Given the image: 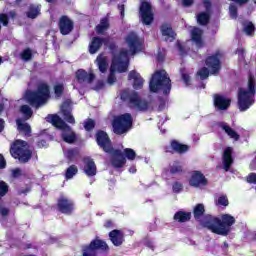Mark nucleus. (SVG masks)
<instances>
[{
    "label": "nucleus",
    "instance_id": "obj_1",
    "mask_svg": "<svg viewBox=\"0 0 256 256\" xmlns=\"http://www.w3.org/2000/svg\"><path fill=\"white\" fill-rule=\"evenodd\" d=\"M235 223V217L231 214H222L220 218L207 214L200 221V225L204 227V229H208L211 233L221 235L222 237H227V235L231 233L232 227Z\"/></svg>",
    "mask_w": 256,
    "mask_h": 256
},
{
    "label": "nucleus",
    "instance_id": "obj_2",
    "mask_svg": "<svg viewBox=\"0 0 256 256\" xmlns=\"http://www.w3.org/2000/svg\"><path fill=\"white\" fill-rule=\"evenodd\" d=\"M25 98L31 107L39 109V107L45 105L51 98V88L49 84L42 82L38 85L36 90L26 92Z\"/></svg>",
    "mask_w": 256,
    "mask_h": 256
},
{
    "label": "nucleus",
    "instance_id": "obj_3",
    "mask_svg": "<svg viewBox=\"0 0 256 256\" xmlns=\"http://www.w3.org/2000/svg\"><path fill=\"white\" fill-rule=\"evenodd\" d=\"M256 94V81L255 75L250 73L248 75V89L239 88L238 89V107L240 111H247L253 103H255Z\"/></svg>",
    "mask_w": 256,
    "mask_h": 256
},
{
    "label": "nucleus",
    "instance_id": "obj_4",
    "mask_svg": "<svg viewBox=\"0 0 256 256\" xmlns=\"http://www.w3.org/2000/svg\"><path fill=\"white\" fill-rule=\"evenodd\" d=\"M47 119L48 122L53 125V127H56V129H60V131H62L61 139L64 141V143L73 145V143L77 141V134H75L73 129H71V126L66 124L65 120H63L59 115L51 114L48 115Z\"/></svg>",
    "mask_w": 256,
    "mask_h": 256
},
{
    "label": "nucleus",
    "instance_id": "obj_5",
    "mask_svg": "<svg viewBox=\"0 0 256 256\" xmlns=\"http://www.w3.org/2000/svg\"><path fill=\"white\" fill-rule=\"evenodd\" d=\"M151 93L163 92V95L171 93V78L167 76L165 70L156 71L149 82Z\"/></svg>",
    "mask_w": 256,
    "mask_h": 256
},
{
    "label": "nucleus",
    "instance_id": "obj_6",
    "mask_svg": "<svg viewBox=\"0 0 256 256\" xmlns=\"http://www.w3.org/2000/svg\"><path fill=\"white\" fill-rule=\"evenodd\" d=\"M10 153L22 164L29 163L33 158V151L29 149V143L24 140H15L10 147Z\"/></svg>",
    "mask_w": 256,
    "mask_h": 256
},
{
    "label": "nucleus",
    "instance_id": "obj_7",
    "mask_svg": "<svg viewBox=\"0 0 256 256\" xmlns=\"http://www.w3.org/2000/svg\"><path fill=\"white\" fill-rule=\"evenodd\" d=\"M120 99L122 101H128L131 109H136V111H141L145 113L149 111V102L147 100L141 99L138 92L129 93V90H122L120 92Z\"/></svg>",
    "mask_w": 256,
    "mask_h": 256
},
{
    "label": "nucleus",
    "instance_id": "obj_8",
    "mask_svg": "<svg viewBox=\"0 0 256 256\" xmlns=\"http://www.w3.org/2000/svg\"><path fill=\"white\" fill-rule=\"evenodd\" d=\"M108 47L109 51L111 53H117V49H119V46L117 45V42L111 37H99L95 36L92 38L91 43L88 46V50L90 55H95L101 49V47Z\"/></svg>",
    "mask_w": 256,
    "mask_h": 256
},
{
    "label": "nucleus",
    "instance_id": "obj_9",
    "mask_svg": "<svg viewBox=\"0 0 256 256\" xmlns=\"http://www.w3.org/2000/svg\"><path fill=\"white\" fill-rule=\"evenodd\" d=\"M133 127V116L131 113H124L114 117L112 121V129L115 135H123Z\"/></svg>",
    "mask_w": 256,
    "mask_h": 256
},
{
    "label": "nucleus",
    "instance_id": "obj_10",
    "mask_svg": "<svg viewBox=\"0 0 256 256\" xmlns=\"http://www.w3.org/2000/svg\"><path fill=\"white\" fill-rule=\"evenodd\" d=\"M109 253V245L102 239L96 238L81 248V256H99L97 253Z\"/></svg>",
    "mask_w": 256,
    "mask_h": 256
},
{
    "label": "nucleus",
    "instance_id": "obj_11",
    "mask_svg": "<svg viewBox=\"0 0 256 256\" xmlns=\"http://www.w3.org/2000/svg\"><path fill=\"white\" fill-rule=\"evenodd\" d=\"M125 43L130 51V55H137V53L143 51V41H141V38L135 32H130L125 37Z\"/></svg>",
    "mask_w": 256,
    "mask_h": 256
},
{
    "label": "nucleus",
    "instance_id": "obj_12",
    "mask_svg": "<svg viewBox=\"0 0 256 256\" xmlns=\"http://www.w3.org/2000/svg\"><path fill=\"white\" fill-rule=\"evenodd\" d=\"M139 15L143 25H151L155 21L153 6L148 1H142L139 7Z\"/></svg>",
    "mask_w": 256,
    "mask_h": 256
},
{
    "label": "nucleus",
    "instance_id": "obj_13",
    "mask_svg": "<svg viewBox=\"0 0 256 256\" xmlns=\"http://www.w3.org/2000/svg\"><path fill=\"white\" fill-rule=\"evenodd\" d=\"M56 208L62 215H73L75 211V201L62 195L57 199Z\"/></svg>",
    "mask_w": 256,
    "mask_h": 256
},
{
    "label": "nucleus",
    "instance_id": "obj_14",
    "mask_svg": "<svg viewBox=\"0 0 256 256\" xmlns=\"http://www.w3.org/2000/svg\"><path fill=\"white\" fill-rule=\"evenodd\" d=\"M221 57H223V54L220 51H216L214 54L206 57L205 65L210 69L212 75H217L221 71Z\"/></svg>",
    "mask_w": 256,
    "mask_h": 256
},
{
    "label": "nucleus",
    "instance_id": "obj_15",
    "mask_svg": "<svg viewBox=\"0 0 256 256\" xmlns=\"http://www.w3.org/2000/svg\"><path fill=\"white\" fill-rule=\"evenodd\" d=\"M110 155V163L115 169H121L125 167L127 159L125 154L120 149L111 148L110 151L106 152Z\"/></svg>",
    "mask_w": 256,
    "mask_h": 256
},
{
    "label": "nucleus",
    "instance_id": "obj_16",
    "mask_svg": "<svg viewBox=\"0 0 256 256\" xmlns=\"http://www.w3.org/2000/svg\"><path fill=\"white\" fill-rule=\"evenodd\" d=\"M95 139L98 147L107 153L113 149V142H111V138H109V134L103 130H98L95 134Z\"/></svg>",
    "mask_w": 256,
    "mask_h": 256
},
{
    "label": "nucleus",
    "instance_id": "obj_17",
    "mask_svg": "<svg viewBox=\"0 0 256 256\" xmlns=\"http://www.w3.org/2000/svg\"><path fill=\"white\" fill-rule=\"evenodd\" d=\"M190 147L187 144H183L178 140H171L169 145L164 146L165 153H170V155H185L189 151Z\"/></svg>",
    "mask_w": 256,
    "mask_h": 256
},
{
    "label": "nucleus",
    "instance_id": "obj_18",
    "mask_svg": "<svg viewBox=\"0 0 256 256\" xmlns=\"http://www.w3.org/2000/svg\"><path fill=\"white\" fill-rule=\"evenodd\" d=\"M189 185L196 189L199 187H207L209 185V180H207L204 173L199 170H195L190 176Z\"/></svg>",
    "mask_w": 256,
    "mask_h": 256
},
{
    "label": "nucleus",
    "instance_id": "obj_19",
    "mask_svg": "<svg viewBox=\"0 0 256 256\" xmlns=\"http://www.w3.org/2000/svg\"><path fill=\"white\" fill-rule=\"evenodd\" d=\"M58 27L61 35H70L75 29V22L67 15H62L58 21Z\"/></svg>",
    "mask_w": 256,
    "mask_h": 256
},
{
    "label": "nucleus",
    "instance_id": "obj_20",
    "mask_svg": "<svg viewBox=\"0 0 256 256\" xmlns=\"http://www.w3.org/2000/svg\"><path fill=\"white\" fill-rule=\"evenodd\" d=\"M75 79L80 85L83 83L91 85L95 81V74L93 72L88 73L85 69H78L75 73Z\"/></svg>",
    "mask_w": 256,
    "mask_h": 256
},
{
    "label": "nucleus",
    "instance_id": "obj_21",
    "mask_svg": "<svg viewBox=\"0 0 256 256\" xmlns=\"http://www.w3.org/2000/svg\"><path fill=\"white\" fill-rule=\"evenodd\" d=\"M214 107L218 111H227L231 107V100L220 94H214Z\"/></svg>",
    "mask_w": 256,
    "mask_h": 256
},
{
    "label": "nucleus",
    "instance_id": "obj_22",
    "mask_svg": "<svg viewBox=\"0 0 256 256\" xmlns=\"http://www.w3.org/2000/svg\"><path fill=\"white\" fill-rule=\"evenodd\" d=\"M160 31H161L162 37H166L165 41H169L170 43H173V41L177 39V33L173 31V27L171 26L170 23H167V22L163 23L160 26Z\"/></svg>",
    "mask_w": 256,
    "mask_h": 256
},
{
    "label": "nucleus",
    "instance_id": "obj_23",
    "mask_svg": "<svg viewBox=\"0 0 256 256\" xmlns=\"http://www.w3.org/2000/svg\"><path fill=\"white\" fill-rule=\"evenodd\" d=\"M109 239L114 247H121L125 243V234L121 230L114 229L109 232Z\"/></svg>",
    "mask_w": 256,
    "mask_h": 256
},
{
    "label": "nucleus",
    "instance_id": "obj_24",
    "mask_svg": "<svg viewBox=\"0 0 256 256\" xmlns=\"http://www.w3.org/2000/svg\"><path fill=\"white\" fill-rule=\"evenodd\" d=\"M222 161H223L224 171H229L231 169V165H233V148L232 147L225 148L222 155Z\"/></svg>",
    "mask_w": 256,
    "mask_h": 256
},
{
    "label": "nucleus",
    "instance_id": "obj_25",
    "mask_svg": "<svg viewBox=\"0 0 256 256\" xmlns=\"http://www.w3.org/2000/svg\"><path fill=\"white\" fill-rule=\"evenodd\" d=\"M83 171L87 177H95V175H97V165H95V161L91 158H85Z\"/></svg>",
    "mask_w": 256,
    "mask_h": 256
},
{
    "label": "nucleus",
    "instance_id": "obj_26",
    "mask_svg": "<svg viewBox=\"0 0 256 256\" xmlns=\"http://www.w3.org/2000/svg\"><path fill=\"white\" fill-rule=\"evenodd\" d=\"M218 127L230 137V139H233L234 141H239L241 139V136L237 131H235L231 126H229L226 122H218Z\"/></svg>",
    "mask_w": 256,
    "mask_h": 256
},
{
    "label": "nucleus",
    "instance_id": "obj_27",
    "mask_svg": "<svg viewBox=\"0 0 256 256\" xmlns=\"http://www.w3.org/2000/svg\"><path fill=\"white\" fill-rule=\"evenodd\" d=\"M133 80H134L133 82L134 89L136 90L143 89L144 80L141 77V74L137 72V70H132L128 74V81H133Z\"/></svg>",
    "mask_w": 256,
    "mask_h": 256
},
{
    "label": "nucleus",
    "instance_id": "obj_28",
    "mask_svg": "<svg viewBox=\"0 0 256 256\" xmlns=\"http://www.w3.org/2000/svg\"><path fill=\"white\" fill-rule=\"evenodd\" d=\"M61 113L66 123H70V125H75V117L73 116V114H71V107H69V104L65 102L62 104Z\"/></svg>",
    "mask_w": 256,
    "mask_h": 256
},
{
    "label": "nucleus",
    "instance_id": "obj_29",
    "mask_svg": "<svg viewBox=\"0 0 256 256\" xmlns=\"http://www.w3.org/2000/svg\"><path fill=\"white\" fill-rule=\"evenodd\" d=\"M16 125L19 133H23L26 137H31V125H29V123L23 122L21 119H17Z\"/></svg>",
    "mask_w": 256,
    "mask_h": 256
},
{
    "label": "nucleus",
    "instance_id": "obj_30",
    "mask_svg": "<svg viewBox=\"0 0 256 256\" xmlns=\"http://www.w3.org/2000/svg\"><path fill=\"white\" fill-rule=\"evenodd\" d=\"M174 221L177 223H187L191 221V212L177 211L173 216Z\"/></svg>",
    "mask_w": 256,
    "mask_h": 256
},
{
    "label": "nucleus",
    "instance_id": "obj_31",
    "mask_svg": "<svg viewBox=\"0 0 256 256\" xmlns=\"http://www.w3.org/2000/svg\"><path fill=\"white\" fill-rule=\"evenodd\" d=\"M96 64L98 65L100 73H107L109 63L107 62L106 56H104L103 54H99L96 58Z\"/></svg>",
    "mask_w": 256,
    "mask_h": 256
},
{
    "label": "nucleus",
    "instance_id": "obj_32",
    "mask_svg": "<svg viewBox=\"0 0 256 256\" xmlns=\"http://www.w3.org/2000/svg\"><path fill=\"white\" fill-rule=\"evenodd\" d=\"M111 67L114 69L117 67L118 73H127V70L129 69V62L123 60H112Z\"/></svg>",
    "mask_w": 256,
    "mask_h": 256
},
{
    "label": "nucleus",
    "instance_id": "obj_33",
    "mask_svg": "<svg viewBox=\"0 0 256 256\" xmlns=\"http://www.w3.org/2000/svg\"><path fill=\"white\" fill-rule=\"evenodd\" d=\"M79 155H80L79 148H71L65 152V157L68 163H75V161L79 159Z\"/></svg>",
    "mask_w": 256,
    "mask_h": 256
},
{
    "label": "nucleus",
    "instance_id": "obj_34",
    "mask_svg": "<svg viewBox=\"0 0 256 256\" xmlns=\"http://www.w3.org/2000/svg\"><path fill=\"white\" fill-rule=\"evenodd\" d=\"M198 25H209V21H211V13L209 12H200L196 16Z\"/></svg>",
    "mask_w": 256,
    "mask_h": 256
},
{
    "label": "nucleus",
    "instance_id": "obj_35",
    "mask_svg": "<svg viewBox=\"0 0 256 256\" xmlns=\"http://www.w3.org/2000/svg\"><path fill=\"white\" fill-rule=\"evenodd\" d=\"M109 18L105 17L100 20V24L96 26V32L98 35H103L107 29H109Z\"/></svg>",
    "mask_w": 256,
    "mask_h": 256
},
{
    "label": "nucleus",
    "instance_id": "obj_36",
    "mask_svg": "<svg viewBox=\"0 0 256 256\" xmlns=\"http://www.w3.org/2000/svg\"><path fill=\"white\" fill-rule=\"evenodd\" d=\"M205 215V205L202 203L196 204L193 209V216L196 221L201 220V217Z\"/></svg>",
    "mask_w": 256,
    "mask_h": 256
},
{
    "label": "nucleus",
    "instance_id": "obj_37",
    "mask_svg": "<svg viewBox=\"0 0 256 256\" xmlns=\"http://www.w3.org/2000/svg\"><path fill=\"white\" fill-rule=\"evenodd\" d=\"M26 15L28 19H37L41 15V6L31 5Z\"/></svg>",
    "mask_w": 256,
    "mask_h": 256
},
{
    "label": "nucleus",
    "instance_id": "obj_38",
    "mask_svg": "<svg viewBox=\"0 0 256 256\" xmlns=\"http://www.w3.org/2000/svg\"><path fill=\"white\" fill-rule=\"evenodd\" d=\"M169 171L171 175H179L183 173V166L179 161H174L169 165Z\"/></svg>",
    "mask_w": 256,
    "mask_h": 256
},
{
    "label": "nucleus",
    "instance_id": "obj_39",
    "mask_svg": "<svg viewBox=\"0 0 256 256\" xmlns=\"http://www.w3.org/2000/svg\"><path fill=\"white\" fill-rule=\"evenodd\" d=\"M129 53H131L129 50L122 49V50H120L118 55L113 56L112 60L129 62Z\"/></svg>",
    "mask_w": 256,
    "mask_h": 256
},
{
    "label": "nucleus",
    "instance_id": "obj_40",
    "mask_svg": "<svg viewBox=\"0 0 256 256\" xmlns=\"http://www.w3.org/2000/svg\"><path fill=\"white\" fill-rule=\"evenodd\" d=\"M53 91L56 99H61L65 93V85L63 83H58L53 86Z\"/></svg>",
    "mask_w": 256,
    "mask_h": 256
},
{
    "label": "nucleus",
    "instance_id": "obj_41",
    "mask_svg": "<svg viewBox=\"0 0 256 256\" xmlns=\"http://www.w3.org/2000/svg\"><path fill=\"white\" fill-rule=\"evenodd\" d=\"M20 113L24 116L25 121H29L33 117V109L29 105H22L20 107Z\"/></svg>",
    "mask_w": 256,
    "mask_h": 256
},
{
    "label": "nucleus",
    "instance_id": "obj_42",
    "mask_svg": "<svg viewBox=\"0 0 256 256\" xmlns=\"http://www.w3.org/2000/svg\"><path fill=\"white\" fill-rule=\"evenodd\" d=\"M79 173V169L75 165H71L66 169L65 179H73Z\"/></svg>",
    "mask_w": 256,
    "mask_h": 256
},
{
    "label": "nucleus",
    "instance_id": "obj_43",
    "mask_svg": "<svg viewBox=\"0 0 256 256\" xmlns=\"http://www.w3.org/2000/svg\"><path fill=\"white\" fill-rule=\"evenodd\" d=\"M243 32L248 36H252L253 33H255V24H253V22L244 23Z\"/></svg>",
    "mask_w": 256,
    "mask_h": 256
},
{
    "label": "nucleus",
    "instance_id": "obj_44",
    "mask_svg": "<svg viewBox=\"0 0 256 256\" xmlns=\"http://www.w3.org/2000/svg\"><path fill=\"white\" fill-rule=\"evenodd\" d=\"M122 153L128 161H135V157H137V153L132 148H125Z\"/></svg>",
    "mask_w": 256,
    "mask_h": 256
},
{
    "label": "nucleus",
    "instance_id": "obj_45",
    "mask_svg": "<svg viewBox=\"0 0 256 256\" xmlns=\"http://www.w3.org/2000/svg\"><path fill=\"white\" fill-rule=\"evenodd\" d=\"M22 61H31L33 59V51L31 48H26L20 53Z\"/></svg>",
    "mask_w": 256,
    "mask_h": 256
},
{
    "label": "nucleus",
    "instance_id": "obj_46",
    "mask_svg": "<svg viewBox=\"0 0 256 256\" xmlns=\"http://www.w3.org/2000/svg\"><path fill=\"white\" fill-rule=\"evenodd\" d=\"M9 193V184L7 182L1 180L0 181V199L5 197Z\"/></svg>",
    "mask_w": 256,
    "mask_h": 256
},
{
    "label": "nucleus",
    "instance_id": "obj_47",
    "mask_svg": "<svg viewBox=\"0 0 256 256\" xmlns=\"http://www.w3.org/2000/svg\"><path fill=\"white\" fill-rule=\"evenodd\" d=\"M200 77L201 81H205V79H209V68L202 67L196 74Z\"/></svg>",
    "mask_w": 256,
    "mask_h": 256
},
{
    "label": "nucleus",
    "instance_id": "obj_48",
    "mask_svg": "<svg viewBox=\"0 0 256 256\" xmlns=\"http://www.w3.org/2000/svg\"><path fill=\"white\" fill-rule=\"evenodd\" d=\"M192 41L199 45V47H203V38H201V34L197 31L192 32Z\"/></svg>",
    "mask_w": 256,
    "mask_h": 256
},
{
    "label": "nucleus",
    "instance_id": "obj_49",
    "mask_svg": "<svg viewBox=\"0 0 256 256\" xmlns=\"http://www.w3.org/2000/svg\"><path fill=\"white\" fill-rule=\"evenodd\" d=\"M216 205H218L219 207H228L229 199L227 198L226 195H222V196L218 197Z\"/></svg>",
    "mask_w": 256,
    "mask_h": 256
},
{
    "label": "nucleus",
    "instance_id": "obj_50",
    "mask_svg": "<svg viewBox=\"0 0 256 256\" xmlns=\"http://www.w3.org/2000/svg\"><path fill=\"white\" fill-rule=\"evenodd\" d=\"M117 81V77H115V68L113 66L110 67V74L108 75L107 78V83L109 85H113Z\"/></svg>",
    "mask_w": 256,
    "mask_h": 256
},
{
    "label": "nucleus",
    "instance_id": "obj_51",
    "mask_svg": "<svg viewBox=\"0 0 256 256\" xmlns=\"http://www.w3.org/2000/svg\"><path fill=\"white\" fill-rule=\"evenodd\" d=\"M84 129L86 131H93L95 129V120L89 118L87 121L84 123Z\"/></svg>",
    "mask_w": 256,
    "mask_h": 256
},
{
    "label": "nucleus",
    "instance_id": "obj_52",
    "mask_svg": "<svg viewBox=\"0 0 256 256\" xmlns=\"http://www.w3.org/2000/svg\"><path fill=\"white\" fill-rule=\"evenodd\" d=\"M0 23H2L3 27H7L9 25V15L5 13L0 14Z\"/></svg>",
    "mask_w": 256,
    "mask_h": 256
},
{
    "label": "nucleus",
    "instance_id": "obj_53",
    "mask_svg": "<svg viewBox=\"0 0 256 256\" xmlns=\"http://www.w3.org/2000/svg\"><path fill=\"white\" fill-rule=\"evenodd\" d=\"M172 190L174 193H181V191H183V184L180 182H174L172 185Z\"/></svg>",
    "mask_w": 256,
    "mask_h": 256
},
{
    "label": "nucleus",
    "instance_id": "obj_54",
    "mask_svg": "<svg viewBox=\"0 0 256 256\" xmlns=\"http://www.w3.org/2000/svg\"><path fill=\"white\" fill-rule=\"evenodd\" d=\"M229 11H230V16L232 17V19H237V15H238L237 6L231 4L229 6Z\"/></svg>",
    "mask_w": 256,
    "mask_h": 256
},
{
    "label": "nucleus",
    "instance_id": "obj_55",
    "mask_svg": "<svg viewBox=\"0 0 256 256\" xmlns=\"http://www.w3.org/2000/svg\"><path fill=\"white\" fill-rule=\"evenodd\" d=\"M246 181H247V183L256 185V173L252 172V173L248 174V176L246 177Z\"/></svg>",
    "mask_w": 256,
    "mask_h": 256
},
{
    "label": "nucleus",
    "instance_id": "obj_56",
    "mask_svg": "<svg viewBox=\"0 0 256 256\" xmlns=\"http://www.w3.org/2000/svg\"><path fill=\"white\" fill-rule=\"evenodd\" d=\"M182 80L184 81L186 87H189L191 85V76L187 73H182Z\"/></svg>",
    "mask_w": 256,
    "mask_h": 256
},
{
    "label": "nucleus",
    "instance_id": "obj_57",
    "mask_svg": "<svg viewBox=\"0 0 256 256\" xmlns=\"http://www.w3.org/2000/svg\"><path fill=\"white\" fill-rule=\"evenodd\" d=\"M203 5H204V8H205V12L206 13H211V7H212V4H211V1L210 0H203Z\"/></svg>",
    "mask_w": 256,
    "mask_h": 256
},
{
    "label": "nucleus",
    "instance_id": "obj_58",
    "mask_svg": "<svg viewBox=\"0 0 256 256\" xmlns=\"http://www.w3.org/2000/svg\"><path fill=\"white\" fill-rule=\"evenodd\" d=\"M236 55H238L239 59H245V48H238Z\"/></svg>",
    "mask_w": 256,
    "mask_h": 256
},
{
    "label": "nucleus",
    "instance_id": "obj_59",
    "mask_svg": "<svg viewBox=\"0 0 256 256\" xmlns=\"http://www.w3.org/2000/svg\"><path fill=\"white\" fill-rule=\"evenodd\" d=\"M22 172L20 170V168H16L12 170V177H14V179H17L18 177H21Z\"/></svg>",
    "mask_w": 256,
    "mask_h": 256
},
{
    "label": "nucleus",
    "instance_id": "obj_60",
    "mask_svg": "<svg viewBox=\"0 0 256 256\" xmlns=\"http://www.w3.org/2000/svg\"><path fill=\"white\" fill-rule=\"evenodd\" d=\"M113 227H115V223H113V220H106L104 222L105 229H113Z\"/></svg>",
    "mask_w": 256,
    "mask_h": 256
},
{
    "label": "nucleus",
    "instance_id": "obj_61",
    "mask_svg": "<svg viewBox=\"0 0 256 256\" xmlns=\"http://www.w3.org/2000/svg\"><path fill=\"white\" fill-rule=\"evenodd\" d=\"M5 167H7V161L3 154H0V169H5Z\"/></svg>",
    "mask_w": 256,
    "mask_h": 256
},
{
    "label": "nucleus",
    "instance_id": "obj_62",
    "mask_svg": "<svg viewBox=\"0 0 256 256\" xmlns=\"http://www.w3.org/2000/svg\"><path fill=\"white\" fill-rule=\"evenodd\" d=\"M195 3V0H182L183 7H191Z\"/></svg>",
    "mask_w": 256,
    "mask_h": 256
},
{
    "label": "nucleus",
    "instance_id": "obj_63",
    "mask_svg": "<svg viewBox=\"0 0 256 256\" xmlns=\"http://www.w3.org/2000/svg\"><path fill=\"white\" fill-rule=\"evenodd\" d=\"M95 87L97 90L103 89V87H105V83L102 80H98Z\"/></svg>",
    "mask_w": 256,
    "mask_h": 256
},
{
    "label": "nucleus",
    "instance_id": "obj_64",
    "mask_svg": "<svg viewBox=\"0 0 256 256\" xmlns=\"http://www.w3.org/2000/svg\"><path fill=\"white\" fill-rule=\"evenodd\" d=\"M0 213H1L2 217H7V215H9V209L1 208Z\"/></svg>",
    "mask_w": 256,
    "mask_h": 256
}]
</instances>
